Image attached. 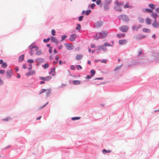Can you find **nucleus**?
Returning <instances> with one entry per match:
<instances>
[{"instance_id":"obj_1","label":"nucleus","mask_w":159,"mask_h":159,"mask_svg":"<svg viewBox=\"0 0 159 159\" xmlns=\"http://www.w3.org/2000/svg\"><path fill=\"white\" fill-rule=\"evenodd\" d=\"M107 35V33L106 31H103L97 33L94 36V38L96 40L99 38L103 39L106 37Z\"/></svg>"},{"instance_id":"obj_2","label":"nucleus","mask_w":159,"mask_h":159,"mask_svg":"<svg viewBox=\"0 0 159 159\" xmlns=\"http://www.w3.org/2000/svg\"><path fill=\"white\" fill-rule=\"evenodd\" d=\"M118 19L119 20H122L124 22H127L129 21L130 19L127 15L125 14L120 15L118 16Z\"/></svg>"},{"instance_id":"obj_3","label":"nucleus","mask_w":159,"mask_h":159,"mask_svg":"<svg viewBox=\"0 0 159 159\" xmlns=\"http://www.w3.org/2000/svg\"><path fill=\"white\" fill-rule=\"evenodd\" d=\"M112 2V0H105L104 2V11H107L110 8V5Z\"/></svg>"},{"instance_id":"obj_4","label":"nucleus","mask_w":159,"mask_h":159,"mask_svg":"<svg viewBox=\"0 0 159 159\" xmlns=\"http://www.w3.org/2000/svg\"><path fill=\"white\" fill-rule=\"evenodd\" d=\"M33 44V43H32L28 47V48L30 50V53L31 56H32L34 54L35 51H36L39 49V47L38 46H32Z\"/></svg>"},{"instance_id":"obj_5","label":"nucleus","mask_w":159,"mask_h":159,"mask_svg":"<svg viewBox=\"0 0 159 159\" xmlns=\"http://www.w3.org/2000/svg\"><path fill=\"white\" fill-rule=\"evenodd\" d=\"M114 3L115 5L114 6V10L116 11L119 12H120L122 11V9L121 6H120L118 4H117V3H116L115 1L114 2Z\"/></svg>"},{"instance_id":"obj_6","label":"nucleus","mask_w":159,"mask_h":159,"mask_svg":"<svg viewBox=\"0 0 159 159\" xmlns=\"http://www.w3.org/2000/svg\"><path fill=\"white\" fill-rule=\"evenodd\" d=\"M129 29V26L127 25H122L120 27L119 30L122 32H126Z\"/></svg>"},{"instance_id":"obj_7","label":"nucleus","mask_w":159,"mask_h":159,"mask_svg":"<svg viewBox=\"0 0 159 159\" xmlns=\"http://www.w3.org/2000/svg\"><path fill=\"white\" fill-rule=\"evenodd\" d=\"M65 46L66 49L69 50H71L74 49V46L73 45L70 43H67L64 44Z\"/></svg>"},{"instance_id":"obj_8","label":"nucleus","mask_w":159,"mask_h":159,"mask_svg":"<svg viewBox=\"0 0 159 159\" xmlns=\"http://www.w3.org/2000/svg\"><path fill=\"white\" fill-rule=\"evenodd\" d=\"M103 24V22L100 20L95 22L94 24V26L95 27L99 28L102 26Z\"/></svg>"},{"instance_id":"obj_9","label":"nucleus","mask_w":159,"mask_h":159,"mask_svg":"<svg viewBox=\"0 0 159 159\" xmlns=\"http://www.w3.org/2000/svg\"><path fill=\"white\" fill-rule=\"evenodd\" d=\"M39 78L40 80H42L43 81H48L52 79V77L51 76L49 75L45 77L39 76Z\"/></svg>"},{"instance_id":"obj_10","label":"nucleus","mask_w":159,"mask_h":159,"mask_svg":"<svg viewBox=\"0 0 159 159\" xmlns=\"http://www.w3.org/2000/svg\"><path fill=\"white\" fill-rule=\"evenodd\" d=\"M12 70L11 69H8L6 72V76L8 78H11L12 75Z\"/></svg>"},{"instance_id":"obj_11","label":"nucleus","mask_w":159,"mask_h":159,"mask_svg":"<svg viewBox=\"0 0 159 159\" xmlns=\"http://www.w3.org/2000/svg\"><path fill=\"white\" fill-rule=\"evenodd\" d=\"M77 37V35L75 34H71L69 38V40L71 41H74Z\"/></svg>"},{"instance_id":"obj_12","label":"nucleus","mask_w":159,"mask_h":159,"mask_svg":"<svg viewBox=\"0 0 159 159\" xmlns=\"http://www.w3.org/2000/svg\"><path fill=\"white\" fill-rule=\"evenodd\" d=\"M35 71L34 70L29 71L27 73L25 74V75L27 77H28L31 75H32L34 74L35 73Z\"/></svg>"},{"instance_id":"obj_13","label":"nucleus","mask_w":159,"mask_h":159,"mask_svg":"<svg viewBox=\"0 0 159 159\" xmlns=\"http://www.w3.org/2000/svg\"><path fill=\"white\" fill-rule=\"evenodd\" d=\"M142 11L144 13L148 12L152 13L153 12V10L150 8H145L142 9Z\"/></svg>"},{"instance_id":"obj_14","label":"nucleus","mask_w":159,"mask_h":159,"mask_svg":"<svg viewBox=\"0 0 159 159\" xmlns=\"http://www.w3.org/2000/svg\"><path fill=\"white\" fill-rule=\"evenodd\" d=\"M36 62L40 64L43 63L45 61V60L43 58H39L35 60Z\"/></svg>"},{"instance_id":"obj_15","label":"nucleus","mask_w":159,"mask_h":159,"mask_svg":"<svg viewBox=\"0 0 159 159\" xmlns=\"http://www.w3.org/2000/svg\"><path fill=\"white\" fill-rule=\"evenodd\" d=\"M152 25L154 28H157L159 27V23L157 22V20H154L152 23Z\"/></svg>"},{"instance_id":"obj_16","label":"nucleus","mask_w":159,"mask_h":159,"mask_svg":"<svg viewBox=\"0 0 159 159\" xmlns=\"http://www.w3.org/2000/svg\"><path fill=\"white\" fill-rule=\"evenodd\" d=\"M120 45H124L127 43V41L126 39L120 40L118 41Z\"/></svg>"},{"instance_id":"obj_17","label":"nucleus","mask_w":159,"mask_h":159,"mask_svg":"<svg viewBox=\"0 0 159 159\" xmlns=\"http://www.w3.org/2000/svg\"><path fill=\"white\" fill-rule=\"evenodd\" d=\"M141 27L140 25H139L138 26L136 25H133L132 26V30L133 31L136 30L137 31Z\"/></svg>"},{"instance_id":"obj_18","label":"nucleus","mask_w":159,"mask_h":159,"mask_svg":"<svg viewBox=\"0 0 159 159\" xmlns=\"http://www.w3.org/2000/svg\"><path fill=\"white\" fill-rule=\"evenodd\" d=\"M129 2H126L124 6L123 7L124 8H132V7L131 6H129Z\"/></svg>"},{"instance_id":"obj_19","label":"nucleus","mask_w":159,"mask_h":159,"mask_svg":"<svg viewBox=\"0 0 159 159\" xmlns=\"http://www.w3.org/2000/svg\"><path fill=\"white\" fill-rule=\"evenodd\" d=\"M51 40L52 42L55 43L56 44H57L58 43L57 40L55 37L51 36Z\"/></svg>"},{"instance_id":"obj_20","label":"nucleus","mask_w":159,"mask_h":159,"mask_svg":"<svg viewBox=\"0 0 159 159\" xmlns=\"http://www.w3.org/2000/svg\"><path fill=\"white\" fill-rule=\"evenodd\" d=\"M24 54H22L20 56L18 60V61L19 62H22L24 60Z\"/></svg>"},{"instance_id":"obj_21","label":"nucleus","mask_w":159,"mask_h":159,"mask_svg":"<svg viewBox=\"0 0 159 159\" xmlns=\"http://www.w3.org/2000/svg\"><path fill=\"white\" fill-rule=\"evenodd\" d=\"M111 152V150H107L105 149H103L102 151V153L104 154H106L108 153H110Z\"/></svg>"},{"instance_id":"obj_22","label":"nucleus","mask_w":159,"mask_h":159,"mask_svg":"<svg viewBox=\"0 0 159 159\" xmlns=\"http://www.w3.org/2000/svg\"><path fill=\"white\" fill-rule=\"evenodd\" d=\"M72 83L74 85H78L80 84L81 82L78 80H74L73 81Z\"/></svg>"},{"instance_id":"obj_23","label":"nucleus","mask_w":159,"mask_h":159,"mask_svg":"<svg viewBox=\"0 0 159 159\" xmlns=\"http://www.w3.org/2000/svg\"><path fill=\"white\" fill-rule=\"evenodd\" d=\"M155 6L154 4L152 3H149L148 5V7H150L152 10L155 9Z\"/></svg>"},{"instance_id":"obj_24","label":"nucleus","mask_w":159,"mask_h":159,"mask_svg":"<svg viewBox=\"0 0 159 159\" xmlns=\"http://www.w3.org/2000/svg\"><path fill=\"white\" fill-rule=\"evenodd\" d=\"M82 57V55L81 54H78L76 55L75 59L76 60H79L81 59Z\"/></svg>"},{"instance_id":"obj_25","label":"nucleus","mask_w":159,"mask_h":159,"mask_svg":"<svg viewBox=\"0 0 159 159\" xmlns=\"http://www.w3.org/2000/svg\"><path fill=\"white\" fill-rule=\"evenodd\" d=\"M101 47V49L104 52H106L107 51V48L104 45H100Z\"/></svg>"},{"instance_id":"obj_26","label":"nucleus","mask_w":159,"mask_h":159,"mask_svg":"<svg viewBox=\"0 0 159 159\" xmlns=\"http://www.w3.org/2000/svg\"><path fill=\"white\" fill-rule=\"evenodd\" d=\"M81 29V26L80 24H77V26L76 27L75 29L77 30L79 32L80 31V30Z\"/></svg>"},{"instance_id":"obj_27","label":"nucleus","mask_w":159,"mask_h":159,"mask_svg":"<svg viewBox=\"0 0 159 159\" xmlns=\"http://www.w3.org/2000/svg\"><path fill=\"white\" fill-rule=\"evenodd\" d=\"M55 69L56 68L54 66L53 67L51 68V69L50 71L49 72V74H51V73L52 72L55 73Z\"/></svg>"},{"instance_id":"obj_28","label":"nucleus","mask_w":159,"mask_h":159,"mask_svg":"<svg viewBox=\"0 0 159 159\" xmlns=\"http://www.w3.org/2000/svg\"><path fill=\"white\" fill-rule=\"evenodd\" d=\"M125 35V34H117V37L118 39H120L122 37H124Z\"/></svg>"},{"instance_id":"obj_29","label":"nucleus","mask_w":159,"mask_h":159,"mask_svg":"<svg viewBox=\"0 0 159 159\" xmlns=\"http://www.w3.org/2000/svg\"><path fill=\"white\" fill-rule=\"evenodd\" d=\"M157 16V14L155 12H152V13L151 14V16L154 19V20H157L156 17Z\"/></svg>"},{"instance_id":"obj_30","label":"nucleus","mask_w":159,"mask_h":159,"mask_svg":"<svg viewBox=\"0 0 159 159\" xmlns=\"http://www.w3.org/2000/svg\"><path fill=\"white\" fill-rule=\"evenodd\" d=\"M42 66L44 69H46L49 67V65L48 63H46L43 65Z\"/></svg>"},{"instance_id":"obj_31","label":"nucleus","mask_w":159,"mask_h":159,"mask_svg":"<svg viewBox=\"0 0 159 159\" xmlns=\"http://www.w3.org/2000/svg\"><path fill=\"white\" fill-rule=\"evenodd\" d=\"M7 65L6 62H4L2 64L1 67L3 68H5L7 67Z\"/></svg>"},{"instance_id":"obj_32","label":"nucleus","mask_w":159,"mask_h":159,"mask_svg":"<svg viewBox=\"0 0 159 159\" xmlns=\"http://www.w3.org/2000/svg\"><path fill=\"white\" fill-rule=\"evenodd\" d=\"M80 119V117H78V116H75L74 117H73L71 118V120H72L74 121L75 120H78Z\"/></svg>"},{"instance_id":"obj_33","label":"nucleus","mask_w":159,"mask_h":159,"mask_svg":"<svg viewBox=\"0 0 159 159\" xmlns=\"http://www.w3.org/2000/svg\"><path fill=\"white\" fill-rule=\"evenodd\" d=\"M67 37V36L66 35H62L61 37V42L62 41L65 39Z\"/></svg>"},{"instance_id":"obj_34","label":"nucleus","mask_w":159,"mask_h":159,"mask_svg":"<svg viewBox=\"0 0 159 159\" xmlns=\"http://www.w3.org/2000/svg\"><path fill=\"white\" fill-rule=\"evenodd\" d=\"M104 45L108 47H112L113 45L110 44L108 42H105L104 43Z\"/></svg>"},{"instance_id":"obj_35","label":"nucleus","mask_w":159,"mask_h":159,"mask_svg":"<svg viewBox=\"0 0 159 159\" xmlns=\"http://www.w3.org/2000/svg\"><path fill=\"white\" fill-rule=\"evenodd\" d=\"M46 91H47V89H42L41 90H40L39 92V94H40L43 93H45V92H46Z\"/></svg>"},{"instance_id":"obj_36","label":"nucleus","mask_w":159,"mask_h":159,"mask_svg":"<svg viewBox=\"0 0 159 159\" xmlns=\"http://www.w3.org/2000/svg\"><path fill=\"white\" fill-rule=\"evenodd\" d=\"M115 1L116 3H117V4H118L120 6H122L124 4L123 2H119L118 0H116Z\"/></svg>"},{"instance_id":"obj_37","label":"nucleus","mask_w":159,"mask_h":159,"mask_svg":"<svg viewBox=\"0 0 159 159\" xmlns=\"http://www.w3.org/2000/svg\"><path fill=\"white\" fill-rule=\"evenodd\" d=\"M90 73L91 74V75L93 76L95 74L96 71L94 70H90Z\"/></svg>"},{"instance_id":"obj_38","label":"nucleus","mask_w":159,"mask_h":159,"mask_svg":"<svg viewBox=\"0 0 159 159\" xmlns=\"http://www.w3.org/2000/svg\"><path fill=\"white\" fill-rule=\"evenodd\" d=\"M11 120V118L10 117H6V118L3 119H2V120L3 121H7Z\"/></svg>"},{"instance_id":"obj_39","label":"nucleus","mask_w":159,"mask_h":159,"mask_svg":"<svg viewBox=\"0 0 159 159\" xmlns=\"http://www.w3.org/2000/svg\"><path fill=\"white\" fill-rule=\"evenodd\" d=\"M146 23L150 25L151 23V20L150 18H147L146 19Z\"/></svg>"},{"instance_id":"obj_40","label":"nucleus","mask_w":159,"mask_h":159,"mask_svg":"<svg viewBox=\"0 0 159 159\" xmlns=\"http://www.w3.org/2000/svg\"><path fill=\"white\" fill-rule=\"evenodd\" d=\"M42 53V51L41 50H39L36 51L35 53V54L37 55H39L41 54Z\"/></svg>"},{"instance_id":"obj_41","label":"nucleus","mask_w":159,"mask_h":159,"mask_svg":"<svg viewBox=\"0 0 159 159\" xmlns=\"http://www.w3.org/2000/svg\"><path fill=\"white\" fill-rule=\"evenodd\" d=\"M136 38L139 40H140V39H142V34H139L138 35H136Z\"/></svg>"},{"instance_id":"obj_42","label":"nucleus","mask_w":159,"mask_h":159,"mask_svg":"<svg viewBox=\"0 0 159 159\" xmlns=\"http://www.w3.org/2000/svg\"><path fill=\"white\" fill-rule=\"evenodd\" d=\"M138 20L139 22L141 23H143L144 22V20L142 17H139L138 18Z\"/></svg>"},{"instance_id":"obj_43","label":"nucleus","mask_w":159,"mask_h":159,"mask_svg":"<svg viewBox=\"0 0 159 159\" xmlns=\"http://www.w3.org/2000/svg\"><path fill=\"white\" fill-rule=\"evenodd\" d=\"M48 103V102H47L43 105L40 106L39 108V109L40 110L45 107Z\"/></svg>"},{"instance_id":"obj_44","label":"nucleus","mask_w":159,"mask_h":159,"mask_svg":"<svg viewBox=\"0 0 159 159\" xmlns=\"http://www.w3.org/2000/svg\"><path fill=\"white\" fill-rule=\"evenodd\" d=\"M150 30L147 28H143L142 30V31L145 32L149 33Z\"/></svg>"},{"instance_id":"obj_45","label":"nucleus","mask_w":159,"mask_h":159,"mask_svg":"<svg viewBox=\"0 0 159 159\" xmlns=\"http://www.w3.org/2000/svg\"><path fill=\"white\" fill-rule=\"evenodd\" d=\"M91 11L90 10H88L85 11V14L86 15H89L91 12Z\"/></svg>"},{"instance_id":"obj_46","label":"nucleus","mask_w":159,"mask_h":159,"mask_svg":"<svg viewBox=\"0 0 159 159\" xmlns=\"http://www.w3.org/2000/svg\"><path fill=\"white\" fill-rule=\"evenodd\" d=\"M50 40V38H48L47 39H43V41L44 43H48Z\"/></svg>"},{"instance_id":"obj_47","label":"nucleus","mask_w":159,"mask_h":159,"mask_svg":"<svg viewBox=\"0 0 159 159\" xmlns=\"http://www.w3.org/2000/svg\"><path fill=\"white\" fill-rule=\"evenodd\" d=\"M76 67L77 70H79V69L81 70L82 69V67L80 65H77L76 66Z\"/></svg>"},{"instance_id":"obj_48","label":"nucleus","mask_w":159,"mask_h":159,"mask_svg":"<svg viewBox=\"0 0 159 159\" xmlns=\"http://www.w3.org/2000/svg\"><path fill=\"white\" fill-rule=\"evenodd\" d=\"M95 6L96 4L94 3H93L90 5V8L92 9H94Z\"/></svg>"},{"instance_id":"obj_49","label":"nucleus","mask_w":159,"mask_h":159,"mask_svg":"<svg viewBox=\"0 0 159 159\" xmlns=\"http://www.w3.org/2000/svg\"><path fill=\"white\" fill-rule=\"evenodd\" d=\"M83 18H84V16L83 15L80 16L78 18L79 21H82L83 20Z\"/></svg>"},{"instance_id":"obj_50","label":"nucleus","mask_w":159,"mask_h":159,"mask_svg":"<svg viewBox=\"0 0 159 159\" xmlns=\"http://www.w3.org/2000/svg\"><path fill=\"white\" fill-rule=\"evenodd\" d=\"M27 61L30 64H31L34 62V61L33 59H29L27 60Z\"/></svg>"},{"instance_id":"obj_51","label":"nucleus","mask_w":159,"mask_h":159,"mask_svg":"<svg viewBox=\"0 0 159 159\" xmlns=\"http://www.w3.org/2000/svg\"><path fill=\"white\" fill-rule=\"evenodd\" d=\"M66 84H62L60 86H59L58 87V88L59 89L61 88H63L64 87L66 86Z\"/></svg>"},{"instance_id":"obj_52","label":"nucleus","mask_w":159,"mask_h":159,"mask_svg":"<svg viewBox=\"0 0 159 159\" xmlns=\"http://www.w3.org/2000/svg\"><path fill=\"white\" fill-rule=\"evenodd\" d=\"M51 91L50 90L48 89V91L47 92L46 94V97H48Z\"/></svg>"},{"instance_id":"obj_53","label":"nucleus","mask_w":159,"mask_h":159,"mask_svg":"<svg viewBox=\"0 0 159 159\" xmlns=\"http://www.w3.org/2000/svg\"><path fill=\"white\" fill-rule=\"evenodd\" d=\"M51 34L53 36H55L56 34V31L54 30H52L51 31Z\"/></svg>"},{"instance_id":"obj_54","label":"nucleus","mask_w":159,"mask_h":159,"mask_svg":"<svg viewBox=\"0 0 159 159\" xmlns=\"http://www.w3.org/2000/svg\"><path fill=\"white\" fill-rule=\"evenodd\" d=\"M102 1L101 0H97L96 1V3L97 5H100Z\"/></svg>"},{"instance_id":"obj_55","label":"nucleus","mask_w":159,"mask_h":159,"mask_svg":"<svg viewBox=\"0 0 159 159\" xmlns=\"http://www.w3.org/2000/svg\"><path fill=\"white\" fill-rule=\"evenodd\" d=\"M121 67V66H117L114 69V71H116L118 69H119Z\"/></svg>"},{"instance_id":"obj_56","label":"nucleus","mask_w":159,"mask_h":159,"mask_svg":"<svg viewBox=\"0 0 159 159\" xmlns=\"http://www.w3.org/2000/svg\"><path fill=\"white\" fill-rule=\"evenodd\" d=\"M100 62L102 63H106L107 62V60L106 59H103L100 61Z\"/></svg>"},{"instance_id":"obj_57","label":"nucleus","mask_w":159,"mask_h":159,"mask_svg":"<svg viewBox=\"0 0 159 159\" xmlns=\"http://www.w3.org/2000/svg\"><path fill=\"white\" fill-rule=\"evenodd\" d=\"M70 69L71 70H75V67L74 65H72L70 66Z\"/></svg>"},{"instance_id":"obj_58","label":"nucleus","mask_w":159,"mask_h":159,"mask_svg":"<svg viewBox=\"0 0 159 159\" xmlns=\"http://www.w3.org/2000/svg\"><path fill=\"white\" fill-rule=\"evenodd\" d=\"M92 77V76L91 75H87L86 76V79H87L88 80H89Z\"/></svg>"},{"instance_id":"obj_59","label":"nucleus","mask_w":159,"mask_h":159,"mask_svg":"<svg viewBox=\"0 0 159 159\" xmlns=\"http://www.w3.org/2000/svg\"><path fill=\"white\" fill-rule=\"evenodd\" d=\"M29 67L28 68V70H31L32 69V64H29Z\"/></svg>"},{"instance_id":"obj_60","label":"nucleus","mask_w":159,"mask_h":159,"mask_svg":"<svg viewBox=\"0 0 159 159\" xmlns=\"http://www.w3.org/2000/svg\"><path fill=\"white\" fill-rule=\"evenodd\" d=\"M103 79V77H98L95 78L94 80H102Z\"/></svg>"},{"instance_id":"obj_61","label":"nucleus","mask_w":159,"mask_h":159,"mask_svg":"<svg viewBox=\"0 0 159 159\" xmlns=\"http://www.w3.org/2000/svg\"><path fill=\"white\" fill-rule=\"evenodd\" d=\"M5 73V71L4 70H0V73L2 74H3Z\"/></svg>"},{"instance_id":"obj_62","label":"nucleus","mask_w":159,"mask_h":159,"mask_svg":"<svg viewBox=\"0 0 159 159\" xmlns=\"http://www.w3.org/2000/svg\"><path fill=\"white\" fill-rule=\"evenodd\" d=\"M4 83L3 81L0 78V85H2Z\"/></svg>"},{"instance_id":"obj_63","label":"nucleus","mask_w":159,"mask_h":159,"mask_svg":"<svg viewBox=\"0 0 159 159\" xmlns=\"http://www.w3.org/2000/svg\"><path fill=\"white\" fill-rule=\"evenodd\" d=\"M52 47L51 48H49V49L48 52L50 53H51L52 52Z\"/></svg>"},{"instance_id":"obj_64","label":"nucleus","mask_w":159,"mask_h":159,"mask_svg":"<svg viewBox=\"0 0 159 159\" xmlns=\"http://www.w3.org/2000/svg\"><path fill=\"white\" fill-rule=\"evenodd\" d=\"M90 47L92 48H94L96 47V46L95 44H91Z\"/></svg>"}]
</instances>
